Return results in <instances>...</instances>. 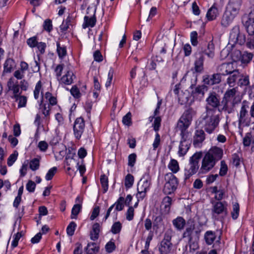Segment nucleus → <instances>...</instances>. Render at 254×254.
<instances>
[{"mask_svg": "<svg viewBox=\"0 0 254 254\" xmlns=\"http://www.w3.org/2000/svg\"><path fill=\"white\" fill-rule=\"evenodd\" d=\"M172 224L179 231L184 230L187 224V227L182 234V238L187 240L190 253H193L199 249L198 241L201 229L200 226H195L194 219L190 218L186 222L183 217L178 216L173 220Z\"/></svg>", "mask_w": 254, "mask_h": 254, "instance_id": "1", "label": "nucleus"}, {"mask_svg": "<svg viewBox=\"0 0 254 254\" xmlns=\"http://www.w3.org/2000/svg\"><path fill=\"white\" fill-rule=\"evenodd\" d=\"M196 114V111L189 107L185 110L177 123V127L181 131V140L179 145L178 154L180 156H184L190 148V143L187 141L189 132L188 128L190 125L192 118Z\"/></svg>", "mask_w": 254, "mask_h": 254, "instance_id": "2", "label": "nucleus"}, {"mask_svg": "<svg viewBox=\"0 0 254 254\" xmlns=\"http://www.w3.org/2000/svg\"><path fill=\"white\" fill-rule=\"evenodd\" d=\"M220 121V115L217 114L216 109L210 108L207 105L205 111L201 115L196 123L202 125L204 130L208 133L211 134L218 127Z\"/></svg>", "mask_w": 254, "mask_h": 254, "instance_id": "3", "label": "nucleus"}, {"mask_svg": "<svg viewBox=\"0 0 254 254\" xmlns=\"http://www.w3.org/2000/svg\"><path fill=\"white\" fill-rule=\"evenodd\" d=\"M223 150L218 147L214 146L211 148L204 156L199 173L205 174L210 171L223 156Z\"/></svg>", "mask_w": 254, "mask_h": 254, "instance_id": "4", "label": "nucleus"}, {"mask_svg": "<svg viewBox=\"0 0 254 254\" xmlns=\"http://www.w3.org/2000/svg\"><path fill=\"white\" fill-rule=\"evenodd\" d=\"M204 55L210 59H213L214 57L215 46L212 41L207 44L206 48L199 47L194 53V70L195 72L200 73L203 70Z\"/></svg>", "mask_w": 254, "mask_h": 254, "instance_id": "5", "label": "nucleus"}, {"mask_svg": "<svg viewBox=\"0 0 254 254\" xmlns=\"http://www.w3.org/2000/svg\"><path fill=\"white\" fill-rule=\"evenodd\" d=\"M241 5V0H230L221 20L222 27H228L238 15Z\"/></svg>", "mask_w": 254, "mask_h": 254, "instance_id": "6", "label": "nucleus"}, {"mask_svg": "<svg viewBox=\"0 0 254 254\" xmlns=\"http://www.w3.org/2000/svg\"><path fill=\"white\" fill-rule=\"evenodd\" d=\"M172 232L171 229H169L165 233L163 239L158 245V250L160 254H169L171 253L173 247L171 242Z\"/></svg>", "mask_w": 254, "mask_h": 254, "instance_id": "7", "label": "nucleus"}, {"mask_svg": "<svg viewBox=\"0 0 254 254\" xmlns=\"http://www.w3.org/2000/svg\"><path fill=\"white\" fill-rule=\"evenodd\" d=\"M166 183L163 190L166 194L173 193L177 189L178 182L177 178L172 173L167 174L165 176Z\"/></svg>", "mask_w": 254, "mask_h": 254, "instance_id": "8", "label": "nucleus"}, {"mask_svg": "<svg viewBox=\"0 0 254 254\" xmlns=\"http://www.w3.org/2000/svg\"><path fill=\"white\" fill-rule=\"evenodd\" d=\"M229 39L235 44L243 45L246 44L247 38L244 34L240 32L239 26L235 25L231 30Z\"/></svg>", "mask_w": 254, "mask_h": 254, "instance_id": "9", "label": "nucleus"}, {"mask_svg": "<svg viewBox=\"0 0 254 254\" xmlns=\"http://www.w3.org/2000/svg\"><path fill=\"white\" fill-rule=\"evenodd\" d=\"M151 179L149 177H142L137 185V193L136 196L138 199L142 200L146 196V192L149 189Z\"/></svg>", "mask_w": 254, "mask_h": 254, "instance_id": "10", "label": "nucleus"}, {"mask_svg": "<svg viewBox=\"0 0 254 254\" xmlns=\"http://www.w3.org/2000/svg\"><path fill=\"white\" fill-rule=\"evenodd\" d=\"M212 213L213 217L217 215L222 214L225 216L228 214L227 204L225 201H217L212 203Z\"/></svg>", "mask_w": 254, "mask_h": 254, "instance_id": "11", "label": "nucleus"}, {"mask_svg": "<svg viewBox=\"0 0 254 254\" xmlns=\"http://www.w3.org/2000/svg\"><path fill=\"white\" fill-rule=\"evenodd\" d=\"M249 109L248 102L246 101L243 102L242 107L240 111L239 116V125L246 126L249 125L248 121V109Z\"/></svg>", "mask_w": 254, "mask_h": 254, "instance_id": "12", "label": "nucleus"}, {"mask_svg": "<svg viewBox=\"0 0 254 254\" xmlns=\"http://www.w3.org/2000/svg\"><path fill=\"white\" fill-rule=\"evenodd\" d=\"M85 128V121L83 118H77L74 123L73 132L76 139H79Z\"/></svg>", "mask_w": 254, "mask_h": 254, "instance_id": "13", "label": "nucleus"}, {"mask_svg": "<svg viewBox=\"0 0 254 254\" xmlns=\"http://www.w3.org/2000/svg\"><path fill=\"white\" fill-rule=\"evenodd\" d=\"M205 133L202 129H196L193 137V144L195 147H198L204 140Z\"/></svg>", "mask_w": 254, "mask_h": 254, "instance_id": "14", "label": "nucleus"}, {"mask_svg": "<svg viewBox=\"0 0 254 254\" xmlns=\"http://www.w3.org/2000/svg\"><path fill=\"white\" fill-rule=\"evenodd\" d=\"M238 103L237 100H222V104L223 105L222 110L228 114L233 113L235 111V106Z\"/></svg>", "mask_w": 254, "mask_h": 254, "instance_id": "15", "label": "nucleus"}, {"mask_svg": "<svg viewBox=\"0 0 254 254\" xmlns=\"http://www.w3.org/2000/svg\"><path fill=\"white\" fill-rule=\"evenodd\" d=\"M233 64L230 63H223L217 67V70L221 75H226L233 71Z\"/></svg>", "mask_w": 254, "mask_h": 254, "instance_id": "16", "label": "nucleus"}, {"mask_svg": "<svg viewBox=\"0 0 254 254\" xmlns=\"http://www.w3.org/2000/svg\"><path fill=\"white\" fill-rule=\"evenodd\" d=\"M221 81V75L219 73H214L211 76H207L203 79L205 84L212 85L219 83Z\"/></svg>", "mask_w": 254, "mask_h": 254, "instance_id": "17", "label": "nucleus"}, {"mask_svg": "<svg viewBox=\"0 0 254 254\" xmlns=\"http://www.w3.org/2000/svg\"><path fill=\"white\" fill-rule=\"evenodd\" d=\"M207 105L212 107V108L215 109L220 105L219 100L218 99L215 93H210L208 97L206 99Z\"/></svg>", "mask_w": 254, "mask_h": 254, "instance_id": "18", "label": "nucleus"}, {"mask_svg": "<svg viewBox=\"0 0 254 254\" xmlns=\"http://www.w3.org/2000/svg\"><path fill=\"white\" fill-rule=\"evenodd\" d=\"M96 10L93 11V15L91 17L85 16L84 17V23L83 24V28H86L88 27H93L96 22V18L95 16Z\"/></svg>", "mask_w": 254, "mask_h": 254, "instance_id": "19", "label": "nucleus"}, {"mask_svg": "<svg viewBox=\"0 0 254 254\" xmlns=\"http://www.w3.org/2000/svg\"><path fill=\"white\" fill-rule=\"evenodd\" d=\"M227 82L230 87H234L235 85L236 80L240 76V73L237 69H233V71L229 74Z\"/></svg>", "mask_w": 254, "mask_h": 254, "instance_id": "20", "label": "nucleus"}, {"mask_svg": "<svg viewBox=\"0 0 254 254\" xmlns=\"http://www.w3.org/2000/svg\"><path fill=\"white\" fill-rule=\"evenodd\" d=\"M100 226L98 223H95L92 226V229L90 234V239L92 240L95 241L98 239L100 231Z\"/></svg>", "mask_w": 254, "mask_h": 254, "instance_id": "21", "label": "nucleus"}, {"mask_svg": "<svg viewBox=\"0 0 254 254\" xmlns=\"http://www.w3.org/2000/svg\"><path fill=\"white\" fill-rule=\"evenodd\" d=\"M238 54L240 56L239 60L243 64H247L249 63L252 61L253 57V54L247 52H244L242 54H241V52L238 51Z\"/></svg>", "mask_w": 254, "mask_h": 254, "instance_id": "22", "label": "nucleus"}, {"mask_svg": "<svg viewBox=\"0 0 254 254\" xmlns=\"http://www.w3.org/2000/svg\"><path fill=\"white\" fill-rule=\"evenodd\" d=\"M218 14L217 8L214 3L208 10L206 13V17L209 21L214 20Z\"/></svg>", "mask_w": 254, "mask_h": 254, "instance_id": "23", "label": "nucleus"}, {"mask_svg": "<svg viewBox=\"0 0 254 254\" xmlns=\"http://www.w3.org/2000/svg\"><path fill=\"white\" fill-rule=\"evenodd\" d=\"M99 247L95 243H89L86 248L87 254H96L99 251Z\"/></svg>", "mask_w": 254, "mask_h": 254, "instance_id": "24", "label": "nucleus"}, {"mask_svg": "<svg viewBox=\"0 0 254 254\" xmlns=\"http://www.w3.org/2000/svg\"><path fill=\"white\" fill-rule=\"evenodd\" d=\"M216 238L215 232L212 231H207L204 234V239L207 245H211Z\"/></svg>", "mask_w": 254, "mask_h": 254, "instance_id": "25", "label": "nucleus"}, {"mask_svg": "<svg viewBox=\"0 0 254 254\" xmlns=\"http://www.w3.org/2000/svg\"><path fill=\"white\" fill-rule=\"evenodd\" d=\"M73 72L70 71H67L66 73L61 78V82L65 84L69 85L72 83Z\"/></svg>", "mask_w": 254, "mask_h": 254, "instance_id": "26", "label": "nucleus"}, {"mask_svg": "<svg viewBox=\"0 0 254 254\" xmlns=\"http://www.w3.org/2000/svg\"><path fill=\"white\" fill-rule=\"evenodd\" d=\"M172 199L169 196H165L162 202V205L164 206V211L169 213L172 204Z\"/></svg>", "mask_w": 254, "mask_h": 254, "instance_id": "27", "label": "nucleus"}, {"mask_svg": "<svg viewBox=\"0 0 254 254\" xmlns=\"http://www.w3.org/2000/svg\"><path fill=\"white\" fill-rule=\"evenodd\" d=\"M236 93V90L234 88L228 90L225 93L223 100H237L235 97Z\"/></svg>", "mask_w": 254, "mask_h": 254, "instance_id": "28", "label": "nucleus"}, {"mask_svg": "<svg viewBox=\"0 0 254 254\" xmlns=\"http://www.w3.org/2000/svg\"><path fill=\"white\" fill-rule=\"evenodd\" d=\"M207 90V87L205 85H202L196 87L194 91H192V93L194 96L195 95H200V97H202L204 96L205 92H206Z\"/></svg>", "mask_w": 254, "mask_h": 254, "instance_id": "29", "label": "nucleus"}, {"mask_svg": "<svg viewBox=\"0 0 254 254\" xmlns=\"http://www.w3.org/2000/svg\"><path fill=\"white\" fill-rule=\"evenodd\" d=\"M180 83L177 84L175 86V88L173 90L174 93L178 95V102L181 105L184 104L187 101L188 97H185L184 98H182L180 97V95H179V89H180Z\"/></svg>", "mask_w": 254, "mask_h": 254, "instance_id": "30", "label": "nucleus"}, {"mask_svg": "<svg viewBox=\"0 0 254 254\" xmlns=\"http://www.w3.org/2000/svg\"><path fill=\"white\" fill-rule=\"evenodd\" d=\"M14 66V62L11 59H7L4 64V72H10Z\"/></svg>", "mask_w": 254, "mask_h": 254, "instance_id": "31", "label": "nucleus"}, {"mask_svg": "<svg viewBox=\"0 0 254 254\" xmlns=\"http://www.w3.org/2000/svg\"><path fill=\"white\" fill-rule=\"evenodd\" d=\"M238 84L240 86L249 85L250 84L249 75L240 74Z\"/></svg>", "mask_w": 254, "mask_h": 254, "instance_id": "32", "label": "nucleus"}, {"mask_svg": "<svg viewBox=\"0 0 254 254\" xmlns=\"http://www.w3.org/2000/svg\"><path fill=\"white\" fill-rule=\"evenodd\" d=\"M163 225V217L161 215L156 216L154 217L153 227L154 229H158Z\"/></svg>", "mask_w": 254, "mask_h": 254, "instance_id": "33", "label": "nucleus"}, {"mask_svg": "<svg viewBox=\"0 0 254 254\" xmlns=\"http://www.w3.org/2000/svg\"><path fill=\"white\" fill-rule=\"evenodd\" d=\"M124 197L120 196L117 201L113 205L115 206V211H119L123 210L124 208Z\"/></svg>", "mask_w": 254, "mask_h": 254, "instance_id": "34", "label": "nucleus"}, {"mask_svg": "<svg viewBox=\"0 0 254 254\" xmlns=\"http://www.w3.org/2000/svg\"><path fill=\"white\" fill-rule=\"evenodd\" d=\"M57 51L60 59H63L66 55V49L65 46H61L59 42H57Z\"/></svg>", "mask_w": 254, "mask_h": 254, "instance_id": "35", "label": "nucleus"}, {"mask_svg": "<svg viewBox=\"0 0 254 254\" xmlns=\"http://www.w3.org/2000/svg\"><path fill=\"white\" fill-rule=\"evenodd\" d=\"M168 168L173 173L178 172L180 169L178 162L175 159L171 160L168 165Z\"/></svg>", "mask_w": 254, "mask_h": 254, "instance_id": "36", "label": "nucleus"}, {"mask_svg": "<svg viewBox=\"0 0 254 254\" xmlns=\"http://www.w3.org/2000/svg\"><path fill=\"white\" fill-rule=\"evenodd\" d=\"M82 205L81 204H76L73 206L71 210V214L70 218L71 219H76L77 215L80 212L81 210Z\"/></svg>", "mask_w": 254, "mask_h": 254, "instance_id": "37", "label": "nucleus"}, {"mask_svg": "<svg viewBox=\"0 0 254 254\" xmlns=\"http://www.w3.org/2000/svg\"><path fill=\"white\" fill-rule=\"evenodd\" d=\"M40 167V159L35 158L32 159L29 163V167L32 171L39 169Z\"/></svg>", "mask_w": 254, "mask_h": 254, "instance_id": "38", "label": "nucleus"}, {"mask_svg": "<svg viewBox=\"0 0 254 254\" xmlns=\"http://www.w3.org/2000/svg\"><path fill=\"white\" fill-rule=\"evenodd\" d=\"M45 97L49 102V104L48 105L54 106L57 104V98L53 96L52 95V94L49 92H47L45 93Z\"/></svg>", "mask_w": 254, "mask_h": 254, "instance_id": "39", "label": "nucleus"}, {"mask_svg": "<svg viewBox=\"0 0 254 254\" xmlns=\"http://www.w3.org/2000/svg\"><path fill=\"white\" fill-rule=\"evenodd\" d=\"M202 157L201 152H196L190 159V163H193L198 165L199 160Z\"/></svg>", "mask_w": 254, "mask_h": 254, "instance_id": "40", "label": "nucleus"}, {"mask_svg": "<svg viewBox=\"0 0 254 254\" xmlns=\"http://www.w3.org/2000/svg\"><path fill=\"white\" fill-rule=\"evenodd\" d=\"M100 182L103 189V193H105L108 189V179L105 175H102L100 178Z\"/></svg>", "mask_w": 254, "mask_h": 254, "instance_id": "41", "label": "nucleus"}, {"mask_svg": "<svg viewBox=\"0 0 254 254\" xmlns=\"http://www.w3.org/2000/svg\"><path fill=\"white\" fill-rule=\"evenodd\" d=\"M245 25L249 35L254 34V22L248 20L246 22Z\"/></svg>", "mask_w": 254, "mask_h": 254, "instance_id": "42", "label": "nucleus"}, {"mask_svg": "<svg viewBox=\"0 0 254 254\" xmlns=\"http://www.w3.org/2000/svg\"><path fill=\"white\" fill-rule=\"evenodd\" d=\"M122 226L120 222L118 221L113 224L111 231L114 234H118L120 232Z\"/></svg>", "mask_w": 254, "mask_h": 254, "instance_id": "43", "label": "nucleus"}, {"mask_svg": "<svg viewBox=\"0 0 254 254\" xmlns=\"http://www.w3.org/2000/svg\"><path fill=\"white\" fill-rule=\"evenodd\" d=\"M134 181V178L132 175L127 174L125 178V185L127 188H130L132 187Z\"/></svg>", "mask_w": 254, "mask_h": 254, "instance_id": "44", "label": "nucleus"}, {"mask_svg": "<svg viewBox=\"0 0 254 254\" xmlns=\"http://www.w3.org/2000/svg\"><path fill=\"white\" fill-rule=\"evenodd\" d=\"M239 205L238 203L236 202L233 205V211L231 212L232 217L233 219H236L239 214Z\"/></svg>", "mask_w": 254, "mask_h": 254, "instance_id": "45", "label": "nucleus"}, {"mask_svg": "<svg viewBox=\"0 0 254 254\" xmlns=\"http://www.w3.org/2000/svg\"><path fill=\"white\" fill-rule=\"evenodd\" d=\"M76 227V223L73 221L71 222L66 228L67 234L69 236H72L74 234Z\"/></svg>", "mask_w": 254, "mask_h": 254, "instance_id": "46", "label": "nucleus"}, {"mask_svg": "<svg viewBox=\"0 0 254 254\" xmlns=\"http://www.w3.org/2000/svg\"><path fill=\"white\" fill-rule=\"evenodd\" d=\"M246 45L249 49H254V34L248 35Z\"/></svg>", "mask_w": 254, "mask_h": 254, "instance_id": "47", "label": "nucleus"}, {"mask_svg": "<svg viewBox=\"0 0 254 254\" xmlns=\"http://www.w3.org/2000/svg\"><path fill=\"white\" fill-rule=\"evenodd\" d=\"M122 122L124 125L130 126L132 124L131 122V114L130 112H128L123 118Z\"/></svg>", "mask_w": 254, "mask_h": 254, "instance_id": "48", "label": "nucleus"}, {"mask_svg": "<svg viewBox=\"0 0 254 254\" xmlns=\"http://www.w3.org/2000/svg\"><path fill=\"white\" fill-rule=\"evenodd\" d=\"M228 171V167L224 160L221 161V166L219 171V175L224 176Z\"/></svg>", "mask_w": 254, "mask_h": 254, "instance_id": "49", "label": "nucleus"}, {"mask_svg": "<svg viewBox=\"0 0 254 254\" xmlns=\"http://www.w3.org/2000/svg\"><path fill=\"white\" fill-rule=\"evenodd\" d=\"M16 100L18 101V108L25 107L27 103V98L24 96H19L18 97L14 98Z\"/></svg>", "mask_w": 254, "mask_h": 254, "instance_id": "50", "label": "nucleus"}, {"mask_svg": "<svg viewBox=\"0 0 254 254\" xmlns=\"http://www.w3.org/2000/svg\"><path fill=\"white\" fill-rule=\"evenodd\" d=\"M57 171V168L56 167H54L51 168L47 173L45 179L47 181H49L52 179L54 176L55 175Z\"/></svg>", "mask_w": 254, "mask_h": 254, "instance_id": "51", "label": "nucleus"}, {"mask_svg": "<svg viewBox=\"0 0 254 254\" xmlns=\"http://www.w3.org/2000/svg\"><path fill=\"white\" fill-rule=\"evenodd\" d=\"M37 38L36 36H33L27 40V45L31 48L36 47L38 44Z\"/></svg>", "mask_w": 254, "mask_h": 254, "instance_id": "52", "label": "nucleus"}, {"mask_svg": "<svg viewBox=\"0 0 254 254\" xmlns=\"http://www.w3.org/2000/svg\"><path fill=\"white\" fill-rule=\"evenodd\" d=\"M43 28L45 30L50 32L53 29V25L51 20L47 19L43 24Z\"/></svg>", "mask_w": 254, "mask_h": 254, "instance_id": "53", "label": "nucleus"}, {"mask_svg": "<svg viewBox=\"0 0 254 254\" xmlns=\"http://www.w3.org/2000/svg\"><path fill=\"white\" fill-rule=\"evenodd\" d=\"M161 122V117L159 116H157L154 118V123L153 124V127L154 128V130L156 132H157L160 128V125Z\"/></svg>", "mask_w": 254, "mask_h": 254, "instance_id": "54", "label": "nucleus"}, {"mask_svg": "<svg viewBox=\"0 0 254 254\" xmlns=\"http://www.w3.org/2000/svg\"><path fill=\"white\" fill-rule=\"evenodd\" d=\"M197 37L198 34L196 31H192L190 33V41L193 46H196L198 44Z\"/></svg>", "mask_w": 254, "mask_h": 254, "instance_id": "55", "label": "nucleus"}, {"mask_svg": "<svg viewBox=\"0 0 254 254\" xmlns=\"http://www.w3.org/2000/svg\"><path fill=\"white\" fill-rule=\"evenodd\" d=\"M9 90H11L13 93V98L18 97L20 94L19 93V86L18 84H13L11 87L9 86Z\"/></svg>", "mask_w": 254, "mask_h": 254, "instance_id": "56", "label": "nucleus"}, {"mask_svg": "<svg viewBox=\"0 0 254 254\" xmlns=\"http://www.w3.org/2000/svg\"><path fill=\"white\" fill-rule=\"evenodd\" d=\"M18 156V152L15 151L13 154H11L7 159V165L9 166H11L15 162L17 159Z\"/></svg>", "mask_w": 254, "mask_h": 254, "instance_id": "57", "label": "nucleus"}, {"mask_svg": "<svg viewBox=\"0 0 254 254\" xmlns=\"http://www.w3.org/2000/svg\"><path fill=\"white\" fill-rule=\"evenodd\" d=\"M21 237V232H18L13 236V240L11 243V246L13 248H15L17 246L18 241Z\"/></svg>", "mask_w": 254, "mask_h": 254, "instance_id": "58", "label": "nucleus"}, {"mask_svg": "<svg viewBox=\"0 0 254 254\" xmlns=\"http://www.w3.org/2000/svg\"><path fill=\"white\" fill-rule=\"evenodd\" d=\"M136 154L135 153L130 154L128 157V165L133 167L136 162Z\"/></svg>", "mask_w": 254, "mask_h": 254, "instance_id": "59", "label": "nucleus"}, {"mask_svg": "<svg viewBox=\"0 0 254 254\" xmlns=\"http://www.w3.org/2000/svg\"><path fill=\"white\" fill-rule=\"evenodd\" d=\"M70 93L75 98L78 99L81 96L79 90L76 86H74L71 88L70 89Z\"/></svg>", "mask_w": 254, "mask_h": 254, "instance_id": "60", "label": "nucleus"}, {"mask_svg": "<svg viewBox=\"0 0 254 254\" xmlns=\"http://www.w3.org/2000/svg\"><path fill=\"white\" fill-rule=\"evenodd\" d=\"M42 88V83L41 81H39L35 86V90L34 91V95L36 99L39 98V93Z\"/></svg>", "mask_w": 254, "mask_h": 254, "instance_id": "61", "label": "nucleus"}, {"mask_svg": "<svg viewBox=\"0 0 254 254\" xmlns=\"http://www.w3.org/2000/svg\"><path fill=\"white\" fill-rule=\"evenodd\" d=\"M134 217V208L132 206H129V208L126 213V219L128 221H131Z\"/></svg>", "mask_w": 254, "mask_h": 254, "instance_id": "62", "label": "nucleus"}, {"mask_svg": "<svg viewBox=\"0 0 254 254\" xmlns=\"http://www.w3.org/2000/svg\"><path fill=\"white\" fill-rule=\"evenodd\" d=\"M232 160L233 165H234L236 167L239 166L240 164V157H239L238 154L236 153H234V154H233L232 156Z\"/></svg>", "mask_w": 254, "mask_h": 254, "instance_id": "63", "label": "nucleus"}, {"mask_svg": "<svg viewBox=\"0 0 254 254\" xmlns=\"http://www.w3.org/2000/svg\"><path fill=\"white\" fill-rule=\"evenodd\" d=\"M36 188V184L32 181L29 180L26 184V190L30 192H34Z\"/></svg>", "mask_w": 254, "mask_h": 254, "instance_id": "64", "label": "nucleus"}]
</instances>
